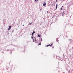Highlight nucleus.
<instances>
[{"instance_id": "9", "label": "nucleus", "mask_w": 73, "mask_h": 73, "mask_svg": "<svg viewBox=\"0 0 73 73\" xmlns=\"http://www.w3.org/2000/svg\"><path fill=\"white\" fill-rule=\"evenodd\" d=\"M35 40L36 41H37V40H36V38H35Z\"/></svg>"}, {"instance_id": "6", "label": "nucleus", "mask_w": 73, "mask_h": 73, "mask_svg": "<svg viewBox=\"0 0 73 73\" xmlns=\"http://www.w3.org/2000/svg\"><path fill=\"white\" fill-rule=\"evenodd\" d=\"M38 37H41V35H38Z\"/></svg>"}, {"instance_id": "18", "label": "nucleus", "mask_w": 73, "mask_h": 73, "mask_svg": "<svg viewBox=\"0 0 73 73\" xmlns=\"http://www.w3.org/2000/svg\"><path fill=\"white\" fill-rule=\"evenodd\" d=\"M62 15L63 16H64V15Z\"/></svg>"}, {"instance_id": "19", "label": "nucleus", "mask_w": 73, "mask_h": 73, "mask_svg": "<svg viewBox=\"0 0 73 73\" xmlns=\"http://www.w3.org/2000/svg\"><path fill=\"white\" fill-rule=\"evenodd\" d=\"M31 23H30V25H31Z\"/></svg>"}, {"instance_id": "15", "label": "nucleus", "mask_w": 73, "mask_h": 73, "mask_svg": "<svg viewBox=\"0 0 73 73\" xmlns=\"http://www.w3.org/2000/svg\"><path fill=\"white\" fill-rule=\"evenodd\" d=\"M23 26H24V25H23Z\"/></svg>"}, {"instance_id": "7", "label": "nucleus", "mask_w": 73, "mask_h": 73, "mask_svg": "<svg viewBox=\"0 0 73 73\" xmlns=\"http://www.w3.org/2000/svg\"><path fill=\"white\" fill-rule=\"evenodd\" d=\"M33 33H35V31H33Z\"/></svg>"}, {"instance_id": "3", "label": "nucleus", "mask_w": 73, "mask_h": 73, "mask_svg": "<svg viewBox=\"0 0 73 73\" xmlns=\"http://www.w3.org/2000/svg\"><path fill=\"white\" fill-rule=\"evenodd\" d=\"M52 44H51V45L49 44L48 45H47L46 46V47H48V46H52Z\"/></svg>"}, {"instance_id": "2", "label": "nucleus", "mask_w": 73, "mask_h": 73, "mask_svg": "<svg viewBox=\"0 0 73 73\" xmlns=\"http://www.w3.org/2000/svg\"><path fill=\"white\" fill-rule=\"evenodd\" d=\"M45 5H46V3L45 2H44V3L43 4V6H44V7L45 6Z\"/></svg>"}, {"instance_id": "11", "label": "nucleus", "mask_w": 73, "mask_h": 73, "mask_svg": "<svg viewBox=\"0 0 73 73\" xmlns=\"http://www.w3.org/2000/svg\"><path fill=\"white\" fill-rule=\"evenodd\" d=\"M31 38H32V39L33 38V37H31Z\"/></svg>"}, {"instance_id": "17", "label": "nucleus", "mask_w": 73, "mask_h": 73, "mask_svg": "<svg viewBox=\"0 0 73 73\" xmlns=\"http://www.w3.org/2000/svg\"><path fill=\"white\" fill-rule=\"evenodd\" d=\"M41 41H42V39H41Z\"/></svg>"}, {"instance_id": "8", "label": "nucleus", "mask_w": 73, "mask_h": 73, "mask_svg": "<svg viewBox=\"0 0 73 73\" xmlns=\"http://www.w3.org/2000/svg\"><path fill=\"white\" fill-rule=\"evenodd\" d=\"M34 35V33H32V36H33V35Z\"/></svg>"}, {"instance_id": "16", "label": "nucleus", "mask_w": 73, "mask_h": 73, "mask_svg": "<svg viewBox=\"0 0 73 73\" xmlns=\"http://www.w3.org/2000/svg\"><path fill=\"white\" fill-rule=\"evenodd\" d=\"M41 10H42V9H40V11H41Z\"/></svg>"}, {"instance_id": "12", "label": "nucleus", "mask_w": 73, "mask_h": 73, "mask_svg": "<svg viewBox=\"0 0 73 73\" xmlns=\"http://www.w3.org/2000/svg\"><path fill=\"white\" fill-rule=\"evenodd\" d=\"M61 10H62V7L61 8Z\"/></svg>"}, {"instance_id": "4", "label": "nucleus", "mask_w": 73, "mask_h": 73, "mask_svg": "<svg viewBox=\"0 0 73 73\" xmlns=\"http://www.w3.org/2000/svg\"><path fill=\"white\" fill-rule=\"evenodd\" d=\"M58 6V5L57 4H56V9L57 8V6Z\"/></svg>"}, {"instance_id": "10", "label": "nucleus", "mask_w": 73, "mask_h": 73, "mask_svg": "<svg viewBox=\"0 0 73 73\" xmlns=\"http://www.w3.org/2000/svg\"><path fill=\"white\" fill-rule=\"evenodd\" d=\"M38 0H35V1H37Z\"/></svg>"}, {"instance_id": "5", "label": "nucleus", "mask_w": 73, "mask_h": 73, "mask_svg": "<svg viewBox=\"0 0 73 73\" xmlns=\"http://www.w3.org/2000/svg\"><path fill=\"white\" fill-rule=\"evenodd\" d=\"M41 42H40V43L39 44H38V45H41Z\"/></svg>"}, {"instance_id": "1", "label": "nucleus", "mask_w": 73, "mask_h": 73, "mask_svg": "<svg viewBox=\"0 0 73 73\" xmlns=\"http://www.w3.org/2000/svg\"><path fill=\"white\" fill-rule=\"evenodd\" d=\"M9 28L8 29V31H9L11 29V28H12V26H10L9 27Z\"/></svg>"}, {"instance_id": "13", "label": "nucleus", "mask_w": 73, "mask_h": 73, "mask_svg": "<svg viewBox=\"0 0 73 73\" xmlns=\"http://www.w3.org/2000/svg\"><path fill=\"white\" fill-rule=\"evenodd\" d=\"M35 39H33V42H34V41H35Z\"/></svg>"}, {"instance_id": "14", "label": "nucleus", "mask_w": 73, "mask_h": 73, "mask_svg": "<svg viewBox=\"0 0 73 73\" xmlns=\"http://www.w3.org/2000/svg\"><path fill=\"white\" fill-rule=\"evenodd\" d=\"M34 38H35V37H34Z\"/></svg>"}]
</instances>
